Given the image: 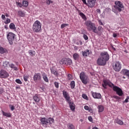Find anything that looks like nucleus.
Wrapping results in <instances>:
<instances>
[{
	"label": "nucleus",
	"instance_id": "nucleus-1",
	"mask_svg": "<svg viewBox=\"0 0 129 129\" xmlns=\"http://www.w3.org/2000/svg\"><path fill=\"white\" fill-rule=\"evenodd\" d=\"M86 26H87V29H88V31H93L94 33L97 34L98 31L96 30V27H95V25H94L91 21H88L85 23Z\"/></svg>",
	"mask_w": 129,
	"mask_h": 129
},
{
	"label": "nucleus",
	"instance_id": "nucleus-2",
	"mask_svg": "<svg viewBox=\"0 0 129 129\" xmlns=\"http://www.w3.org/2000/svg\"><path fill=\"white\" fill-rule=\"evenodd\" d=\"M109 87H113V90L116 92V94L119 95V96H122L123 93L122 92V90L120 89V88H118V87L114 86L113 84L109 82V84L108 85Z\"/></svg>",
	"mask_w": 129,
	"mask_h": 129
},
{
	"label": "nucleus",
	"instance_id": "nucleus-3",
	"mask_svg": "<svg viewBox=\"0 0 129 129\" xmlns=\"http://www.w3.org/2000/svg\"><path fill=\"white\" fill-rule=\"evenodd\" d=\"M41 27L42 24H41L40 21L37 20L34 23L32 29L34 32L38 33L41 31Z\"/></svg>",
	"mask_w": 129,
	"mask_h": 129
},
{
	"label": "nucleus",
	"instance_id": "nucleus-4",
	"mask_svg": "<svg viewBox=\"0 0 129 129\" xmlns=\"http://www.w3.org/2000/svg\"><path fill=\"white\" fill-rule=\"evenodd\" d=\"M15 38H16V34L12 32H9L8 34L7 39L10 45H14V43H15Z\"/></svg>",
	"mask_w": 129,
	"mask_h": 129
},
{
	"label": "nucleus",
	"instance_id": "nucleus-5",
	"mask_svg": "<svg viewBox=\"0 0 129 129\" xmlns=\"http://www.w3.org/2000/svg\"><path fill=\"white\" fill-rule=\"evenodd\" d=\"M115 6L114 8L116 9L118 12H121V11H123L124 10V7L122 5V3L119 1H116L115 2Z\"/></svg>",
	"mask_w": 129,
	"mask_h": 129
},
{
	"label": "nucleus",
	"instance_id": "nucleus-6",
	"mask_svg": "<svg viewBox=\"0 0 129 129\" xmlns=\"http://www.w3.org/2000/svg\"><path fill=\"white\" fill-rule=\"evenodd\" d=\"M80 78L84 84H87V82H88V77L85 75L84 72H82L80 73Z\"/></svg>",
	"mask_w": 129,
	"mask_h": 129
},
{
	"label": "nucleus",
	"instance_id": "nucleus-7",
	"mask_svg": "<svg viewBox=\"0 0 129 129\" xmlns=\"http://www.w3.org/2000/svg\"><path fill=\"white\" fill-rule=\"evenodd\" d=\"M60 64L61 65L64 64L65 65H71L72 64V60L70 58H62L60 61Z\"/></svg>",
	"mask_w": 129,
	"mask_h": 129
},
{
	"label": "nucleus",
	"instance_id": "nucleus-8",
	"mask_svg": "<svg viewBox=\"0 0 129 129\" xmlns=\"http://www.w3.org/2000/svg\"><path fill=\"white\" fill-rule=\"evenodd\" d=\"M113 68L116 72L120 71L121 69V64L118 61L114 62L113 63Z\"/></svg>",
	"mask_w": 129,
	"mask_h": 129
},
{
	"label": "nucleus",
	"instance_id": "nucleus-9",
	"mask_svg": "<svg viewBox=\"0 0 129 129\" xmlns=\"http://www.w3.org/2000/svg\"><path fill=\"white\" fill-rule=\"evenodd\" d=\"M97 63L99 66H105L106 65V61L102 57L98 58Z\"/></svg>",
	"mask_w": 129,
	"mask_h": 129
},
{
	"label": "nucleus",
	"instance_id": "nucleus-10",
	"mask_svg": "<svg viewBox=\"0 0 129 129\" xmlns=\"http://www.w3.org/2000/svg\"><path fill=\"white\" fill-rule=\"evenodd\" d=\"M100 55L106 62H107L109 60V54H108L107 52H101Z\"/></svg>",
	"mask_w": 129,
	"mask_h": 129
},
{
	"label": "nucleus",
	"instance_id": "nucleus-11",
	"mask_svg": "<svg viewBox=\"0 0 129 129\" xmlns=\"http://www.w3.org/2000/svg\"><path fill=\"white\" fill-rule=\"evenodd\" d=\"M87 5L88 7H89V8H93L95 6V2H96V0H87Z\"/></svg>",
	"mask_w": 129,
	"mask_h": 129
},
{
	"label": "nucleus",
	"instance_id": "nucleus-12",
	"mask_svg": "<svg viewBox=\"0 0 129 129\" xmlns=\"http://www.w3.org/2000/svg\"><path fill=\"white\" fill-rule=\"evenodd\" d=\"M0 77L1 78H7V77H9V74L5 70H1L0 72Z\"/></svg>",
	"mask_w": 129,
	"mask_h": 129
},
{
	"label": "nucleus",
	"instance_id": "nucleus-13",
	"mask_svg": "<svg viewBox=\"0 0 129 129\" xmlns=\"http://www.w3.org/2000/svg\"><path fill=\"white\" fill-rule=\"evenodd\" d=\"M33 79L35 82L40 81V80H41V74H35L33 77Z\"/></svg>",
	"mask_w": 129,
	"mask_h": 129
},
{
	"label": "nucleus",
	"instance_id": "nucleus-14",
	"mask_svg": "<svg viewBox=\"0 0 129 129\" xmlns=\"http://www.w3.org/2000/svg\"><path fill=\"white\" fill-rule=\"evenodd\" d=\"M62 93L64 98H66L67 102L70 101V97L68 96V93L65 91H63Z\"/></svg>",
	"mask_w": 129,
	"mask_h": 129
},
{
	"label": "nucleus",
	"instance_id": "nucleus-15",
	"mask_svg": "<svg viewBox=\"0 0 129 129\" xmlns=\"http://www.w3.org/2000/svg\"><path fill=\"white\" fill-rule=\"evenodd\" d=\"M94 98L100 99L101 98V94L100 93H93L92 94Z\"/></svg>",
	"mask_w": 129,
	"mask_h": 129
},
{
	"label": "nucleus",
	"instance_id": "nucleus-16",
	"mask_svg": "<svg viewBox=\"0 0 129 129\" xmlns=\"http://www.w3.org/2000/svg\"><path fill=\"white\" fill-rule=\"evenodd\" d=\"M68 103L69 104L70 107L71 109V110H75V106L74 105V103L73 102H71V101H68Z\"/></svg>",
	"mask_w": 129,
	"mask_h": 129
},
{
	"label": "nucleus",
	"instance_id": "nucleus-17",
	"mask_svg": "<svg viewBox=\"0 0 129 129\" xmlns=\"http://www.w3.org/2000/svg\"><path fill=\"white\" fill-rule=\"evenodd\" d=\"M50 71L52 74H54L55 76H56V77H58L59 75V73H58V71L55 70L54 69H51Z\"/></svg>",
	"mask_w": 129,
	"mask_h": 129
},
{
	"label": "nucleus",
	"instance_id": "nucleus-18",
	"mask_svg": "<svg viewBox=\"0 0 129 129\" xmlns=\"http://www.w3.org/2000/svg\"><path fill=\"white\" fill-rule=\"evenodd\" d=\"M40 121L42 124H45L46 125V124L48 123V120L47 119L44 118H41L40 119Z\"/></svg>",
	"mask_w": 129,
	"mask_h": 129
},
{
	"label": "nucleus",
	"instance_id": "nucleus-19",
	"mask_svg": "<svg viewBox=\"0 0 129 129\" xmlns=\"http://www.w3.org/2000/svg\"><path fill=\"white\" fill-rule=\"evenodd\" d=\"M89 54H90V50L88 49L86 50L85 51H82L83 56H84V57H87V56H88Z\"/></svg>",
	"mask_w": 129,
	"mask_h": 129
},
{
	"label": "nucleus",
	"instance_id": "nucleus-20",
	"mask_svg": "<svg viewBox=\"0 0 129 129\" xmlns=\"http://www.w3.org/2000/svg\"><path fill=\"white\" fill-rule=\"evenodd\" d=\"M54 121H55V120H54V118L52 117H49L47 119V123H49L50 125L51 124H52V123H54Z\"/></svg>",
	"mask_w": 129,
	"mask_h": 129
},
{
	"label": "nucleus",
	"instance_id": "nucleus-21",
	"mask_svg": "<svg viewBox=\"0 0 129 129\" xmlns=\"http://www.w3.org/2000/svg\"><path fill=\"white\" fill-rule=\"evenodd\" d=\"M103 82H104V84H102V86L104 88H106V86L108 85V84H109V82L107 80H105L103 81Z\"/></svg>",
	"mask_w": 129,
	"mask_h": 129
},
{
	"label": "nucleus",
	"instance_id": "nucleus-22",
	"mask_svg": "<svg viewBox=\"0 0 129 129\" xmlns=\"http://www.w3.org/2000/svg\"><path fill=\"white\" fill-rule=\"evenodd\" d=\"M0 53L1 54H4V53H8V50L4 47H0Z\"/></svg>",
	"mask_w": 129,
	"mask_h": 129
},
{
	"label": "nucleus",
	"instance_id": "nucleus-23",
	"mask_svg": "<svg viewBox=\"0 0 129 129\" xmlns=\"http://www.w3.org/2000/svg\"><path fill=\"white\" fill-rule=\"evenodd\" d=\"M3 114L4 116H6L7 117H12V115L10 113L5 112L3 111Z\"/></svg>",
	"mask_w": 129,
	"mask_h": 129
},
{
	"label": "nucleus",
	"instance_id": "nucleus-24",
	"mask_svg": "<svg viewBox=\"0 0 129 129\" xmlns=\"http://www.w3.org/2000/svg\"><path fill=\"white\" fill-rule=\"evenodd\" d=\"M98 109H99V112H102L103 111L104 108L103 107L102 105H100L98 106Z\"/></svg>",
	"mask_w": 129,
	"mask_h": 129
},
{
	"label": "nucleus",
	"instance_id": "nucleus-25",
	"mask_svg": "<svg viewBox=\"0 0 129 129\" xmlns=\"http://www.w3.org/2000/svg\"><path fill=\"white\" fill-rule=\"evenodd\" d=\"M29 55H30V56H31V57H33V56H35V55L36 54V52L35 51L30 50L29 51Z\"/></svg>",
	"mask_w": 129,
	"mask_h": 129
},
{
	"label": "nucleus",
	"instance_id": "nucleus-26",
	"mask_svg": "<svg viewBox=\"0 0 129 129\" xmlns=\"http://www.w3.org/2000/svg\"><path fill=\"white\" fill-rule=\"evenodd\" d=\"M115 121L116 123H118V124H120V125H122V124H123V122L118 118L116 119Z\"/></svg>",
	"mask_w": 129,
	"mask_h": 129
},
{
	"label": "nucleus",
	"instance_id": "nucleus-27",
	"mask_svg": "<svg viewBox=\"0 0 129 129\" xmlns=\"http://www.w3.org/2000/svg\"><path fill=\"white\" fill-rule=\"evenodd\" d=\"M79 15L82 18V19H83V20L85 21L87 20L86 16H85V15H84V14H83L82 12H80Z\"/></svg>",
	"mask_w": 129,
	"mask_h": 129
},
{
	"label": "nucleus",
	"instance_id": "nucleus-28",
	"mask_svg": "<svg viewBox=\"0 0 129 129\" xmlns=\"http://www.w3.org/2000/svg\"><path fill=\"white\" fill-rule=\"evenodd\" d=\"M33 99L35 102H39L40 101V98L36 95L33 97Z\"/></svg>",
	"mask_w": 129,
	"mask_h": 129
},
{
	"label": "nucleus",
	"instance_id": "nucleus-29",
	"mask_svg": "<svg viewBox=\"0 0 129 129\" xmlns=\"http://www.w3.org/2000/svg\"><path fill=\"white\" fill-rule=\"evenodd\" d=\"M74 60H77L79 58V54L78 53H75L73 55Z\"/></svg>",
	"mask_w": 129,
	"mask_h": 129
},
{
	"label": "nucleus",
	"instance_id": "nucleus-30",
	"mask_svg": "<svg viewBox=\"0 0 129 129\" xmlns=\"http://www.w3.org/2000/svg\"><path fill=\"white\" fill-rule=\"evenodd\" d=\"M22 5L23 7H28L29 6V3L27 1H23Z\"/></svg>",
	"mask_w": 129,
	"mask_h": 129
},
{
	"label": "nucleus",
	"instance_id": "nucleus-31",
	"mask_svg": "<svg viewBox=\"0 0 129 129\" xmlns=\"http://www.w3.org/2000/svg\"><path fill=\"white\" fill-rule=\"evenodd\" d=\"M9 27L11 29V30H15V29H16L15 25L13 23H11Z\"/></svg>",
	"mask_w": 129,
	"mask_h": 129
},
{
	"label": "nucleus",
	"instance_id": "nucleus-32",
	"mask_svg": "<svg viewBox=\"0 0 129 129\" xmlns=\"http://www.w3.org/2000/svg\"><path fill=\"white\" fill-rule=\"evenodd\" d=\"M70 85L72 89H74V87H75V82L74 81H72Z\"/></svg>",
	"mask_w": 129,
	"mask_h": 129
},
{
	"label": "nucleus",
	"instance_id": "nucleus-33",
	"mask_svg": "<svg viewBox=\"0 0 129 129\" xmlns=\"http://www.w3.org/2000/svg\"><path fill=\"white\" fill-rule=\"evenodd\" d=\"M69 129H75V126L73 124H69L68 126Z\"/></svg>",
	"mask_w": 129,
	"mask_h": 129
},
{
	"label": "nucleus",
	"instance_id": "nucleus-34",
	"mask_svg": "<svg viewBox=\"0 0 129 129\" xmlns=\"http://www.w3.org/2000/svg\"><path fill=\"white\" fill-rule=\"evenodd\" d=\"M18 15L20 16V17H25V13L22 11H18Z\"/></svg>",
	"mask_w": 129,
	"mask_h": 129
},
{
	"label": "nucleus",
	"instance_id": "nucleus-35",
	"mask_svg": "<svg viewBox=\"0 0 129 129\" xmlns=\"http://www.w3.org/2000/svg\"><path fill=\"white\" fill-rule=\"evenodd\" d=\"M46 5H50L51 4H53V1L51 0H46Z\"/></svg>",
	"mask_w": 129,
	"mask_h": 129
},
{
	"label": "nucleus",
	"instance_id": "nucleus-36",
	"mask_svg": "<svg viewBox=\"0 0 129 129\" xmlns=\"http://www.w3.org/2000/svg\"><path fill=\"white\" fill-rule=\"evenodd\" d=\"M9 64H10V62L6 61L3 63V66L4 67H8V66L9 65Z\"/></svg>",
	"mask_w": 129,
	"mask_h": 129
},
{
	"label": "nucleus",
	"instance_id": "nucleus-37",
	"mask_svg": "<svg viewBox=\"0 0 129 129\" xmlns=\"http://www.w3.org/2000/svg\"><path fill=\"white\" fill-rule=\"evenodd\" d=\"M43 78L44 81H45V82H49V79H48L47 76H44L43 77Z\"/></svg>",
	"mask_w": 129,
	"mask_h": 129
},
{
	"label": "nucleus",
	"instance_id": "nucleus-38",
	"mask_svg": "<svg viewBox=\"0 0 129 129\" xmlns=\"http://www.w3.org/2000/svg\"><path fill=\"white\" fill-rule=\"evenodd\" d=\"M9 66L11 67V68H14L15 70H18V68L15 67V64L11 63V64H9Z\"/></svg>",
	"mask_w": 129,
	"mask_h": 129
},
{
	"label": "nucleus",
	"instance_id": "nucleus-39",
	"mask_svg": "<svg viewBox=\"0 0 129 129\" xmlns=\"http://www.w3.org/2000/svg\"><path fill=\"white\" fill-rule=\"evenodd\" d=\"M82 97H83V98H84V99H86L87 100H88V97H87L86 94H83L82 95Z\"/></svg>",
	"mask_w": 129,
	"mask_h": 129
},
{
	"label": "nucleus",
	"instance_id": "nucleus-40",
	"mask_svg": "<svg viewBox=\"0 0 129 129\" xmlns=\"http://www.w3.org/2000/svg\"><path fill=\"white\" fill-rule=\"evenodd\" d=\"M24 80L26 82L28 81V79H29V76H23Z\"/></svg>",
	"mask_w": 129,
	"mask_h": 129
},
{
	"label": "nucleus",
	"instance_id": "nucleus-41",
	"mask_svg": "<svg viewBox=\"0 0 129 129\" xmlns=\"http://www.w3.org/2000/svg\"><path fill=\"white\" fill-rule=\"evenodd\" d=\"M16 82L17 83H18V84H22V83H23L22 82V81H21V80H20V79H17V80H16Z\"/></svg>",
	"mask_w": 129,
	"mask_h": 129
},
{
	"label": "nucleus",
	"instance_id": "nucleus-42",
	"mask_svg": "<svg viewBox=\"0 0 129 129\" xmlns=\"http://www.w3.org/2000/svg\"><path fill=\"white\" fill-rule=\"evenodd\" d=\"M16 5L17 6H19L20 8H22L23 7V5H22V3H20V2H16Z\"/></svg>",
	"mask_w": 129,
	"mask_h": 129
},
{
	"label": "nucleus",
	"instance_id": "nucleus-43",
	"mask_svg": "<svg viewBox=\"0 0 129 129\" xmlns=\"http://www.w3.org/2000/svg\"><path fill=\"white\" fill-rule=\"evenodd\" d=\"M68 26V24H62L61 25V29H63V28H65V27H67Z\"/></svg>",
	"mask_w": 129,
	"mask_h": 129
},
{
	"label": "nucleus",
	"instance_id": "nucleus-44",
	"mask_svg": "<svg viewBox=\"0 0 129 129\" xmlns=\"http://www.w3.org/2000/svg\"><path fill=\"white\" fill-rule=\"evenodd\" d=\"M11 23V19H9V18H8V19H7V20L5 22V24H9V23Z\"/></svg>",
	"mask_w": 129,
	"mask_h": 129
},
{
	"label": "nucleus",
	"instance_id": "nucleus-45",
	"mask_svg": "<svg viewBox=\"0 0 129 129\" xmlns=\"http://www.w3.org/2000/svg\"><path fill=\"white\" fill-rule=\"evenodd\" d=\"M54 85L56 88H59V83H58V82H54Z\"/></svg>",
	"mask_w": 129,
	"mask_h": 129
},
{
	"label": "nucleus",
	"instance_id": "nucleus-46",
	"mask_svg": "<svg viewBox=\"0 0 129 129\" xmlns=\"http://www.w3.org/2000/svg\"><path fill=\"white\" fill-rule=\"evenodd\" d=\"M98 30L99 32H101V31H102V30H103V28H102V27H101V26H99L98 27Z\"/></svg>",
	"mask_w": 129,
	"mask_h": 129
},
{
	"label": "nucleus",
	"instance_id": "nucleus-47",
	"mask_svg": "<svg viewBox=\"0 0 129 129\" xmlns=\"http://www.w3.org/2000/svg\"><path fill=\"white\" fill-rule=\"evenodd\" d=\"M83 38L84 39H85V40H86L88 39V36H87V35H86V34H84Z\"/></svg>",
	"mask_w": 129,
	"mask_h": 129
},
{
	"label": "nucleus",
	"instance_id": "nucleus-48",
	"mask_svg": "<svg viewBox=\"0 0 129 129\" xmlns=\"http://www.w3.org/2000/svg\"><path fill=\"white\" fill-rule=\"evenodd\" d=\"M129 96H127L126 98L125 99L124 102L127 103L128 102Z\"/></svg>",
	"mask_w": 129,
	"mask_h": 129
},
{
	"label": "nucleus",
	"instance_id": "nucleus-49",
	"mask_svg": "<svg viewBox=\"0 0 129 129\" xmlns=\"http://www.w3.org/2000/svg\"><path fill=\"white\" fill-rule=\"evenodd\" d=\"M84 108L86 110H89V107H88V106H84Z\"/></svg>",
	"mask_w": 129,
	"mask_h": 129
},
{
	"label": "nucleus",
	"instance_id": "nucleus-50",
	"mask_svg": "<svg viewBox=\"0 0 129 129\" xmlns=\"http://www.w3.org/2000/svg\"><path fill=\"white\" fill-rule=\"evenodd\" d=\"M68 78L69 80H71V74H69L68 75Z\"/></svg>",
	"mask_w": 129,
	"mask_h": 129
},
{
	"label": "nucleus",
	"instance_id": "nucleus-51",
	"mask_svg": "<svg viewBox=\"0 0 129 129\" xmlns=\"http://www.w3.org/2000/svg\"><path fill=\"white\" fill-rule=\"evenodd\" d=\"M88 119H89V121H92V120H93L92 117V116H89L88 117Z\"/></svg>",
	"mask_w": 129,
	"mask_h": 129
},
{
	"label": "nucleus",
	"instance_id": "nucleus-52",
	"mask_svg": "<svg viewBox=\"0 0 129 129\" xmlns=\"http://www.w3.org/2000/svg\"><path fill=\"white\" fill-rule=\"evenodd\" d=\"M10 108H11V110L12 111L15 110V107L13 105H11Z\"/></svg>",
	"mask_w": 129,
	"mask_h": 129
},
{
	"label": "nucleus",
	"instance_id": "nucleus-53",
	"mask_svg": "<svg viewBox=\"0 0 129 129\" xmlns=\"http://www.w3.org/2000/svg\"><path fill=\"white\" fill-rule=\"evenodd\" d=\"M114 98H115L116 99H120V98L118 96H113Z\"/></svg>",
	"mask_w": 129,
	"mask_h": 129
},
{
	"label": "nucleus",
	"instance_id": "nucleus-54",
	"mask_svg": "<svg viewBox=\"0 0 129 129\" xmlns=\"http://www.w3.org/2000/svg\"><path fill=\"white\" fill-rule=\"evenodd\" d=\"M113 37L114 38H116V37H117V34H116V33H113Z\"/></svg>",
	"mask_w": 129,
	"mask_h": 129
},
{
	"label": "nucleus",
	"instance_id": "nucleus-55",
	"mask_svg": "<svg viewBox=\"0 0 129 129\" xmlns=\"http://www.w3.org/2000/svg\"><path fill=\"white\" fill-rule=\"evenodd\" d=\"M2 18L3 19V20H5L6 19V16H5V15H2Z\"/></svg>",
	"mask_w": 129,
	"mask_h": 129
},
{
	"label": "nucleus",
	"instance_id": "nucleus-56",
	"mask_svg": "<svg viewBox=\"0 0 129 129\" xmlns=\"http://www.w3.org/2000/svg\"><path fill=\"white\" fill-rule=\"evenodd\" d=\"M83 4H84V5H87V3H86V0H82Z\"/></svg>",
	"mask_w": 129,
	"mask_h": 129
},
{
	"label": "nucleus",
	"instance_id": "nucleus-57",
	"mask_svg": "<svg viewBox=\"0 0 129 129\" xmlns=\"http://www.w3.org/2000/svg\"><path fill=\"white\" fill-rule=\"evenodd\" d=\"M96 12L97 13H99V14H100L101 13L100 9H97Z\"/></svg>",
	"mask_w": 129,
	"mask_h": 129
},
{
	"label": "nucleus",
	"instance_id": "nucleus-58",
	"mask_svg": "<svg viewBox=\"0 0 129 129\" xmlns=\"http://www.w3.org/2000/svg\"><path fill=\"white\" fill-rule=\"evenodd\" d=\"M99 25H103V23H102V22L101 21L99 20Z\"/></svg>",
	"mask_w": 129,
	"mask_h": 129
},
{
	"label": "nucleus",
	"instance_id": "nucleus-59",
	"mask_svg": "<svg viewBox=\"0 0 129 129\" xmlns=\"http://www.w3.org/2000/svg\"><path fill=\"white\" fill-rule=\"evenodd\" d=\"M40 89H41L40 90L41 92H43V91H44V87H40Z\"/></svg>",
	"mask_w": 129,
	"mask_h": 129
},
{
	"label": "nucleus",
	"instance_id": "nucleus-60",
	"mask_svg": "<svg viewBox=\"0 0 129 129\" xmlns=\"http://www.w3.org/2000/svg\"><path fill=\"white\" fill-rule=\"evenodd\" d=\"M71 0H66V2L67 4H69V3H71Z\"/></svg>",
	"mask_w": 129,
	"mask_h": 129
},
{
	"label": "nucleus",
	"instance_id": "nucleus-61",
	"mask_svg": "<svg viewBox=\"0 0 129 129\" xmlns=\"http://www.w3.org/2000/svg\"><path fill=\"white\" fill-rule=\"evenodd\" d=\"M89 111H90V112H92V109L91 108H89V110H88Z\"/></svg>",
	"mask_w": 129,
	"mask_h": 129
},
{
	"label": "nucleus",
	"instance_id": "nucleus-62",
	"mask_svg": "<svg viewBox=\"0 0 129 129\" xmlns=\"http://www.w3.org/2000/svg\"><path fill=\"white\" fill-rule=\"evenodd\" d=\"M106 10H107V11H108V12H110V9L109 8H107Z\"/></svg>",
	"mask_w": 129,
	"mask_h": 129
},
{
	"label": "nucleus",
	"instance_id": "nucleus-63",
	"mask_svg": "<svg viewBox=\"0 0 129 129\" xmlns=\"http://www.w3.org/2000/svg\"><path fill=\"white\" fill-rule=\"evenodd\" d=\"M112 48L114 51H115V48L113 47V46H112Z\"/></svg>",
	"mask_w": 129,
	"mask_h": 129
},
{
	"label": "nucleus",
	"instance_id": "nucleus-64",
	"mask_svg": "<svg viewBox=\"0 0 129 129\" xmlns=\"http://www.w3.org/2000/svg\"><path fill=\"white\" fill-rule=\"evenodd\" d=\"M93 129H98V128H97V127H94L93 128Z\"/></svg>",
	"mask_w": 129,
	"mask_h": 129
}]
</instances>
